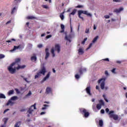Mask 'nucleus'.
<instances>
[{"label": "nucleus", "mask_w": 127, "mask_h": 127, "mask_svg": "<svg viewBox=\"0 0 127 127\" xmlns=\"http://www.w3.org/2000/svg\"><path fill=\"white\" fill-rule=\"evenodd\" d=\"M19 62H20V60L19 59H16L14 62L7 67V70L9 73H11V74H14L16 71V70L24 69V68H25L26 66L25 65H19Z\"/></svg>", "instance_id": "nucleus-1"}, {"label": "nucleus", "mask_w": 127, "mask_h": 127, "mask_svg": "<svg viewBox=\"0 0 127 127\" xmlns=\"http://www.w3.org/2000/svg\"><path fill=\"white\" fill-rule=\"evenodd\" d=\"M60 51H61V47L59 44H56L55 47H53L51 49V54L52 57H55L56 56V52L60 53Z\"/></svg>", "instance_id": "nucleus-2"}, {"label": "nucleus", "mask_w": 127, "mask_h": 127, "mask_svg": "<svg viewBox=\"0 0 127 127\" xmlns=\"http://www.w3.org/2000/svg\"><path fill=\"white\" fill-rule=\"evenodd\" d=\"M106 80H107V77H104L98 81L99 83H100V88L103 91H108L109 90V86L106 85V83H105Z\"/></svg>", "instance_id": "nucleus-3"}, {"label": "nucleus", "mask_w": 127, "mask_h": 127, "mask_svg": "<svg viewBox=\"0 0 127 127\" xmlns=\"http://www.w3.org/2000/svg\"><path fill=\"white\" fill-rule=\"evenodd\" d=\"M46 73V68L45 67L44 65L41 66V69L37 73V74L35 76V79L41 77L42 75H45Z\"/></svg>", "instance_id": "nucleus-4"}, {"label": "nucleus", "mask_w": 127, "mask_h": 127, "mask_svg": "<svg viewBox=\"0 0 127 127\" xmlns=\"http://www.w3.org/2000/svg\"><path fill=\"white\" fill-rule=\"evenodd\" d=\"M17 100V97L16 96L12 97L6 104V106H9L10 107H12L14 104V101Z\"/></svg>", "instance_id": "nucleus-5"}, {"label": "nucleus", "mask_w": 127, "mask_h": 127, "mask_svg": "<svg viewBox=\"0 0 127 127\" xmlns=\"http://www.w3.org/2000/svg\"><path fill=\"white\" fill-rule=\"evenodd\" d=\"M108 115L110 118L114 119L115 121H117L118 119H119V116L116 114H115V112L114 111H111L108 113Z\"/></svg>", "instance_id": "nucleus-6"}, {"label": "nucleus", "mask_w": 127, "mask_h": 127, "mask_svg": "<svg viewBox=\"0 0 127 127\" xmlns=\"http://www.w3.org/2000/svg\"><path fill=\"white\" fill-rule=\"evenodd\" d=\"M34 110H36V104H35L30 107L28 113H29V114H32Z\"/></svg>", "instance_id": "nucleus-7"}, {"label": "nucleus", "mask_w": 127, "mask_h": 127, "mask_svg": "<svg viewBox=\"0 0 127 127\" xmlns=\"http://www.w3.org/2000/svg\"><path fill=\"white\" fill-rule=\"evenodd\" d=\"M104 101L102 100H99V104H97L96 106L97 110H101L102 106H104Z\"/></svg>", "instance_id": "nucleus-8"}, {"label": "nucleus", "mask_w": 127, "mask_h": 127, "mask_svg": "<svg viewBox=\"0 0 127 127\" xmlns=\"http://www.w3.org/2000/svg\"><path fill=\"white\" fill-rule=\"evenodd\" d=\"M79 13H83V14H85L86 15H87V16H89V17H92V13L86 10L80 11H79Z\"/></svg>", "instance_id": "nucleus-9"}, {"label": "nucleus", "mask_w": 127, "mask_h": 127, "mask_svg": "<svg viewBox=\"0 0 127 127\" xmlns=\"http://www.w3.org/2000/svg\"><path fill=\"white\" fill-rule=\"evenodd\" d=\"M80 112H83V113H84V118H88L90 115V114H89V112H87L85 109H84L83 108L80 109Z\"/></svg>", "instance_id": "nucleus-10"}, {"label": "nucleus", "mask_w": 127, "mask_h": 127, "mask_svg": "<svg viewBox=\"0 0 127 127\" xmlns=\"http://www.w3.org/2000/svg\"><path fill=\"white\" fill-rule=\"evenodd\" d=\"M51 74V72H48L46 76L41 81V83H44V81H46V80H48V79H49V77H50Z\"/></svg>", "instance_id": "nucleus-11"}, {"label": "nucleus", "mask_w": 127, "mask_h": 127, "mask_svg": "<svg viewBox=\"0 0 127 127\" xmlns=\"http://www.w3.org/2000/svg\"><path fill=\"white\" fill-rule=\"evenodd\" d=\"M21 49V46L19 45L18 46H14V48L11 50H10V52L11 53H13L15 50H17V49Z\"/></svg>", "instance_id": "nucleus-12"}, {"label": "nucleus", "mask_w": 127, "mask_h": 127, "mask_svg": "<svg viewBox=\"0 0 127 127\" xmlns=\"http://www.w3.org/2000/svg\"><path fill=\"white\" fill-rule=\"evenodd\" d=\"M45 52H46L45 59H48V58L50 55V53H49V50L48 49V48L46 49Z\"/></svg>", "instance_id": "nucleus-13"}, {"label": "nucleus", "mask_w": 127, "mask_h": 127, "mask_svg": "<svg viewBox=\"0 0 127 127\" xmlns=\"http://www.w3.org/2000/svg\"><path fill=\"white\" fill-rule=\"evenodd\" d=\"M86 92L89 96H92V93H91V87L88 86L86 88Z\"/></svg>", "instance_id": "nucleus-14"}, {"label": "nucleus", "mask_w": 127, "mask_h": 127, "mask_svg": "<svg viewBox=\"0 0 127 127\" xmlns=\"http://www.w3.org/2000/svg\"><path fill=\"white\" fill-rule=\"evenodd\" d=\"M37 59V58L36 57V54H33L31 58V60L33 61V62H35Z\"/></svg>", "instance_id": "nucleus-15"}, {"label": "nucleus", "mask_w": 127, "mask_h": 127, "mask_svg": "<svg viewBox=\"0 0 127 127\" xmlns=\"http://www.w3.org/2000/svg\"><path fill=\"white\" fill-rule=\"evenodd\" d=\"M65 40H67V41H68V42H71V36L70 35H67L66 33H65Z\"/></svg>", "instance_id": "nucleus-16"}, {"label": "nucleus", "mask_w": 127, "mask_h": 127, "mask_svg": "<svg viewBox=\"0 0 127 127\" xmlns=\"http://www.w3.org/2000/svg\"><path fill=\"white\" fill-rule=\"evenodd\" d=\"M78 52L79 55H82V54H84V49L82 48H79L78 50Z\"/></svg>", "instance_id": "nucleus-17"}, {"label": "nucleus", "mask_w": 127, "mask_h": 127, "mask_svg": "<svg viewBox=\"0 0 127 127\" xmlns=\"http://www.w3.org/2000/svg\"><path fill=\"white\" fill-rule=\"evenodd\" d=\"M124 10V8L123 7H120L118 9H116L114 10L115 12H116L117 13H120L121 11H123Z\"/></svg>", "instance_id": "nucleus-18"}, {"label": "nucleus", "mask_w": 127, "mask_h": 127, "mask_svg": "<svg viewBox=\"0 0 127 127\" xmlns=\"http://www.w3.org/2000/svg\"><path fill=\"white\" fill-rule=\"evenodd\" d=\"M46 93L48 94H51L52 93V88L51 87H47L46 89Z\"/></svg>", "instance_id": "nucleus-19"}, {"label": "nucleus", "mask_w": 127, "mask_h": 127, "mask_svg": "<svg viewBox=\"0 0 127 127\" xmlns=\"http://www.w3.org/2000/svg\"><path fill=\"white\" fill-rule=\"evenodd\" d=\"M98 39H99V37L98 36H97L92 40L93 43H96V42H97V40H98Z\"/></svg>", "instance_id": "nucleus-20"}, {"label": "nucleus", "mask_w": 127, "mask_h": 127, "mask_svg": "<svg viewBox=\"0 0 127 127\" xmlns=\"http://www.w3.org/2000/svg\"><path fill=\"white\" fill-rule=\"evenodd\" d=\"M2 122L3 123H4V124H6V123H7V121H8V118L6 117V118H4L2 119Z\"/></svg>", "instance_id": "nucleus-21"}, {"label": "nucleus", "mask_w": 127, "mask_h": 127, "mask_svg": "<svg viewBox=\"0 0 127 127\" xmlns=\"http://www.w3.org/2000/svg\"><path fill=\"white\" fill-rule=\"evenodd\" d=\"M14 93V90H11L8 92L7 94L8 95V96H10V95H12Z\"/></svg>", "instance_id": "nucleus-22"}, {"label": "nucleus", "mask_w": 127, "mask_h": 127, "mask_svg": "<svg viewBox=\"0 0 127 127\" xmlns=\"http://www.w3.org/2000/svg\"><path fill=\"white\" fill-rule=\"evenodd\" d=\"M103 125H104V124H103V120H99V127H103Z\"/></svg>", "instance_id": "nucleus-23"}, {"label": "nucleus", "mask_w": 127, "mask_h": 127, "mask_svg": "<svg viewBox=\"0 0 127 127\" xmlns=\"http://www.w3.org/2000/svg\"><path fill=\"white\" fill-rule=\"evenodd\" d=\"M49 105L45 104V105H44V106L42 107V109L43 110H46L47 109V108H49Z\"/></svg>", "instance_id": "nucleus-24"}, {"label": "nucleus", "mask_w": 127, "mask_h": 127, "mask_svg": "<svg viewBox=\"0 0 127 127\" xmlns=\"http://www.w3.org/2000/svg\"><path fill=\"white\" fill-rule=\"evenodd\" d=\"M17 9V7H16V6L14 7L12 9L11 13H14V12H15V11H16Z\"/></svg>", "instance_id": "nucleus-25"}, {"label": "nucleus", "mask_w": 127, "mask_h": 127, "mask_svg": "<svg viewBox=\"0 0 127 127\" xmlns=\"http://www.w3.org/2000/svg\"><path fill=\"white\" fill-rule=\"evenodd\" d=\"M64 12H63V13H61L60 15V18L62 19V20H63L64 19Z\"/></svg>", "instance_id": "nucleus-26"}, {"label": "nucleus", "mask_w": 127, "mask_h": 127, "mask_svg": "<svg viewBox=\"0 0 127 127\" xmlns=\"http://www.w3.org/2000/svg\"><path fill=\"white\" fill-rule=\"evenodd\" d=\"M20 125H21L20 122H17L15 124L14 127H20Z\"/></svg>", "instance_id": "nucleus-27"}, {"label": "nucleus", "mask_w": 127, "mask_h": 127, "mask_svg": "<svg viewBox=\"0 0 127 127\" xmlns=\"http://www.w3.org/2000/svg\"><path fill=\"white\" fill-rule=\"evenodd\" d=\"M6 97L4 94L2 93H0V99H5Z\"/></svg>", "instance_id": "nucleus-28"}, {"label": "nucleus", "mask_w": 127, "mask_h": 127, "mask_svg": "<svg viewBox=\"0 0 127 127\" xmlns=\"http://www.w3.org/2000/svg\"><path fill=\"white\" fill-rule=\"evenodd\" d=\"M34 18H35V17L33 16H28L27 17V19H34Z\"/></svg>", "instance_id": "nucleus-29"}, {"label": "nucleus", "mask_w": 127, "mask_h": 127, "mask_svg": "<svg viewBox=\"0 0 127 127\" xmlns=\"http://www.w3.org/2000/svg\"><path fill=\"white\" fill-rule=\"evenodd\" d=\"M93 44H95V43H93V42H92V43H91L89 45V47H88L87 48V50H88V49H90V48H91V47H92V46H93Z\"/></svg>", "instance_id": "nucleus-30"}, {"label": "nucleus", "mask_w": 127, "mask_h": 127, "mask_svg": "<svg viewBox=\"0 0 127 127\" xmlns=\"http://www.w3.org/2000/svg\"><path fill=\"white\" fill-rule=\"evenodd\" d=\"M76 11H77V10L76 9H74L72 12L70 14L69 16H71V14L72 15H74L75 13H76Z\"/></svg>", "instance_id": "nucleus-31"}, {"label": "nucleus", "mask_w": 127, "mask_h": 127, "mask_svg": "<svg viewBox=\"0 0 127 127\" xmlns=\"http://www.w3.org/2000/svg\"><path fill=\"white\" fill-rule=\"evenodd\" d=\"M32 94L31 91H29L28 93L26 95V98H28V97H30L31 95Z\"/></svg>", "instance_id": "nucleus-32"}, {"label": "nucleus", "mask_w": 127, "mask_h": 127, "mask_svg": "<svg viewBox=\"0 0 127 127\" xmlns=\"http://www.w3.org/2000/svg\"><path fill=\"white\" fill-rule=\"evenodd\" d=\"M12 41H16V40L14 39H12L10 40L6 41V42H8V43H11V42H12Z\"/></svg>", "instance_id": "nucleus-33"}, {"label": "nucleus", "mask_w": 127, "mask_h": 127, "mask_svg": "<svg viewBox=\"0 0 127 127\" xmlns=\"http://www.w3.org/2000/svg\"><path fill=\"white\" fill-rule=\"evenodd\" d=\"M80 11H82V10H79V11H78L79 18H81L82 19H83V17H81V14H82V13H80Z\"/></svg>", "instance_id": "nucleus-34"}, {"label": "nucleus", "mask_w": 127, "mask_h": 127, "mask_svg": "<svg viewBox=\"0 0 127 127\" xmlns=\"http://www.w3.org/2000/svg\"><path fill=\"white\" fill-rule=\"evenodd\" d=\"M116 70H117V69L114 68L111 70V72L113 73V74H117V72H116Z\"/></svg>", "instance_id": "nucleus-35"}, {"label": "nucleus", "mask_w": 127, "mask_h": 127, "mask_svg": "<svg viewBox=\"0 0 127 127\" xmlns=\"http://www.w3.org/2000/svg\"><path fill=\"white\" fill-rule=\"evenodd\" d=\"M85 33H90V29L89 28H86L85 31Z\"/></svg>", "instance_id": "nucleus-36"}, {"label": "nucleus", "mask_w": 127, "mask_h": 127, "mask_svg": "<svg viewBox=\"0 0 127 127\" xmlns=\"http://www.w3.org/2000/svg\"><path fill=\"white\" fill-rule=\"evenodd\" d=\"M37 47L38 48H42L43 47V45H42V44H39L37 45Z\"/></svg>", "instance_id": "nucleus-37"}, {"label": "nucleus", "mask_w": 127, "mask_h": 127, "mask_svg": "<svg viewBox=\"0 0 127 127\" xmlns=\"http://www.w3.org/2000/svg\"><path fill=\"white\" fill-rule=\"evenodd\" d=\"M75 78L76 79H79L80 78V75H79L78 74H76L75 75Z\"/></svg>", "instance_id": "nucleus-38"}, {"label": "nucleus", "mask_w": 127, "mask_h": 127, "mask_svg": "<svg viewBox=\"0 0 127 127\" xmlns=\"http://www.w3.org/2000/svg\"><path fill=\"white\" fill-rule=\"evenodd\" d=\"M87 39H88L87 38H85L83 41L81 42V44H83L84 45V44H85V42H86V41H87Z\"/></svg>", "instance_id": "nucleus-39"}, {"label": "nucleus", "mask_w": 127, "mask_h": 127, "mask_svg": "<svg viewBox=\"0 0 127 127\" xmlns=\"http://www.w3.org/2000/svg\"><path fill=\"white\" fill-rule=\"evenodd\" d=\"M103 97L104 99V100H105L106 102H107V103L109 102V100H108V99H107V98H106V95H103Z\"/></svg>", "instance_id": "nucleus-40"}, {"label": "nucleus", "mask_w": 127, "mask_h": 127, "mask_svg": "<svg viewBox=\"0 0 127 127\" xmlns=\"http://www.w3.org/2000/svg\"><path fill=\"white\" fill-rule=\"evenodd\" d=\"M5 57V56L4 55L0 54V59H2Z\"/></svg>", "instance_id": "nucleus-41"}, {"label": "nucleus", "mask_w": 127, "mask_h": 127, "mask_svg": "<svg viewBox=\"0 0 127 127\" xmlns=\"http://www.w3.org/2000/svg\"><path fill=\"white\" fill-rule=\"evenodd\" d=\"M43 7H44V8H46V9L49 8V7H48V5H43Z\"/></svg>", "instance_id": "nucleus-42"}, {"label": "nucleus", "mask_w": 127, "mask_h": 127, "mask_svg": "<svg viewBox=\"0 0 127 127\" xmlns=\"http://www.w3.org/2000/svg\"><path fill=\"white\" fill-rule=\"evenodd\" d=\"M105 74L106 76H110V74H109V72L108 70H105Z\"/></svg>", "instance_id": "nucleus-43"}, {"label": "nucleus", "mask_w": 127, "mask_h": 127, "mask_svg": "<svg viewBox=\"0 0 127 127\" xmlns=\"http://www.w3.org/2000/svg\"><path fill=\"white\" fill-rule=\"evenodd\" d=\"M113 2H121V0H113Z\"/></svg>", "instance_id": "nucleus-44"}, {"label": "nucleus", "mask_w": 127, "mask_h": 127, "mask_svg": "<svg viewBox=\"0 0 127 127\" xmlns=\"http://www.w3.org/2000/svg\"><path fill=\"white\" fill-rule=\"evenodd\" d=\"M61 27L62 29H64L65 28V26H64V25H63V24H61Z\"/></svg>", "instance_id": "nucleus-45"}, {"label": "nucleus", "mask_w": 127, "mask_h": 127, "mask_svg": "<svg viewBox=\"0 0 127 127\" xmlns=\"http://www.w3.org/2000/svg\"><path fill=\"white\" fill-rule=\"evenodd\" d=\"M105 18L108 19L110 18V16L109 15H106L104 16Z\"/></svg>", "instance_id": "nucleus-46"}, {"label": "nucleus", "mask_w": 127, "mask_h": 127, "mask_svg": "<svg viewBox=\"0 0 127 127\" xmlns=\"http://www.w3.org/2000/svg\"><path fill=\"white\" fill-rule=\"evenodd\" d=\"M51 37H52V35H49L47 36L46 38L49 39V38H51Z\"/></svg>", "instance_id": "nucleus-47"}, {"label": "nucleus", "mask_w": 127, "mask_h": 127, "mask_svg": "<svg viewBox=\"0 0 127 127\" xmlns=\"http://www.w3.org/2000/svg\"><path fill=\"white\" fill-rule=\"evenodd\" d=\"M15 91H16L17 94H19V90L17 88H15Z\"/></svg>", "instance_id": "nucleus-48"}, {"label": "nucleus", "mask_w": 127, "mask_h": 127, "mask_svg": "<svg viewBox=\"0 0 127 127\" xmlns=\"http://www.w3.org/2000/svg\"><path fill=\"white\" fill-rule=\"evenodd\" d=\"M86 71V68H83L81 71H80V73H82V72H85Z\"/></svg>", "instance_id": "nucleus-49"}, {"label": "nucleus", "mask_w": 127, "mask_h": 127, "mask_svg": "<svg viewBox=\"0 0 127 127\" xmlns=\"http://www.w3.org/2000/svg\"><path fill=\"white\" fill-rule=\"evenodd\" d=\"M105 113V110H104L103 109H102L101 110V114H104Z\"/></svg>", "instance_id": "nucleus-50"}, {"label": "nucleus", "mask_w": 127, "mask_h": 127, "mask_svg": "<svg viewBox=\"0 0 127 127\" xmlns=\"http://www.w3.org/2000/svg\"><path fill=\"white\" fill-rule=\"evenodd\" d=\"M96 90H100V87L98 85L96 86Z\"/></svg>", "instance_id": "nucleus-51"}, {"label": "nucleus", "mask_w": 127, "mask_h": 127, "mask_svg": "<svg viewBox=\"0 0 127 127\" xmlns=\"http://www.w3.org/2000/svg\"><path fill=\"white\" fill-rule=\"evenodd\" d=\"M8 111H9V109H6L5 110L4 112H3V114H5V113H6V112H7Z\"/></svg>", "instance_id": "nucleus-52"}, {"label": "nucleus", "mask_w": 127, "mask_h": 127, "mask_svg": "<svg viewBox=\"0 0 127 127\" xmlns=\"http://www.w3.org/2000/svg\"><path fill=\"white\" fill-rule=\"evenodd\" d=\"M76 7L81 8V7H83V6L81 5H79L77 6Z\"/></svg>", "instance_id": "nucleus-53"}, {"label": "nucleus", "mask_w": 127, "mask_h": 127, "mask_svg": "<svg viewBox=\"0 0 127 127\" xmlns=\"http://www.w3.org/2000/svg\"><path fill=\"white\" fill-rule=\"evenodd\" d=\"M73 31V28L72 27V26L70 25V32H72Z\"/></svg>", "instance_id": "nucleus-54"}, {"label": "nucleus", "mask_w": 127, "mask_h": 127, "mask_svg": "<svg viewBox=\"0 0 127 127\" xmlns=\"http://www.w3.org/2000/svg\"><path fill=\"white\" fill-rule=\"evenodd\" d=\"M10 22H11V21L10 20H9L6 23V24H9V23H10Z\"/></svg>", "instance_id": "nucleus-55"}, {"label": "nucleus", "mask_w": 127, "mask_h": 127, "mask_svg": "<svg viewBox=\"0 0 127 127\" xmlns=\"http://www.w3.org/2000/svg\"><path fill=\"white\" fill-rule=\"evenodd\" d=\"M45 104H50V102H49V101H46V102H45Z\"/></svg>", "instance_id": "nucleus-56"}, {"label": "nucleus", "mask_w": 127, "mask_h": 127, "mask_svg": "<svg viewBox=\"0 0 127 127\" xmlns=\"http://www.w3.org/2000/svg\"><path fill=\"white\" fill-rule=\"evenodd\" d=\"M40 115H45V112H41Z\"/></svg>", "instance_id": "nucleus-57"}, {"label": "nucleus", "mask_w": 127, "mask_h": 127, "mask_svg": "<svg viewBox=\"0 0 127 127\" xmlns=\"http://www.w3.org/2000/svg\"><path fill=\"white\" fill-rule=\"evenodd\" d=\"M5 125H6V124H4L1 125V126H0V127H5Z\"/></svg>", "instance_id": "nucleus-58"}, {"label": "nucleus", "mask_w": 127, "mask_h": 127, "mask_svg": "<svg viewBox=\"0 0 127 127\" xmlns=\"http://www.w3.org/2000/svg\"><path fill=\"white\" fill-rule=\"evenodd\" d=\"M104 61H109V59L107 58V59H105L103 60Z\"/></svg>", "instance_id": "nucleus-59"}, {"label": "nucleus", "mask_w": 127, "mask_h": 127, "mask_svg": "<svg viewBox=\"0 0 127 127\" xmlns=\"http://www.w3.org/2000/svg\"><path fill=\"white\" fill-rule=\"evenodd\" d=\"M109 111H110V110H109V108H107V109H106V113H109Z\"/></svg>", "instance_id": "nucleus-60"}, {"label": "nucleus", "mask_w": 127, "mask_h": 127, "mask_svg": "<svg viewBox=\"0 0 127 127\" xmlns=\"http://www.w3.org/2000/svg\"><path fill=\"white\" fill-rule=\"evenodd\" d=\"M93 29H94V30H96V29H97V27H96L95 25H94Z\"/></svg>", "instance_id": "nucleus-61"}, {"label": "nucleus", "mask_w": 127, "mask_h": 127, "mask_svg": "<svg viewBox=\"0 0 127 127\" xmlns=\"http://www.w3.org/2000/svg\"><path fill=\"white\" fill-rule=\"evenodd\" d=\"M53 73H56V70H55V69L54 68L53 69Z\"/></svg>", "instance_id": "nucleus-62"}, {"label": "nucleus", "mask_w": 127, "mask_h": 127, "mask_svg": "<svg viewBox=\"0 0 127 127\" xmlns=\"http://www.w3.org/2000/svg\"><path fill=\"white\" fill-rule=\"evenodd\" d=\"M61 33H63V32H64V29H62L61 31H60Z\"/></svg>", "instance_id": "nucleus-63"}, {"label": "nucleus", "mask_w": 127, "mask_h": 127, "mask_svg": "<svg viewBox=\"0 0 127 127\" xmlns=\"http://www.w3.org/2000/svg\"><path fill=\"white\" fill-rule=\"evenodd\" d=\"M46 1H49V2H51V0H45Z\"/></svg>", "instance_id": "nucleus-64"}]
</instances>
